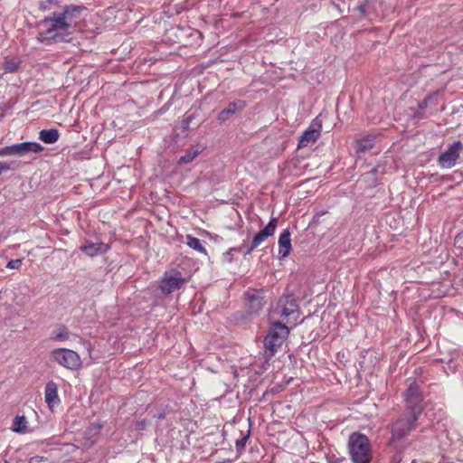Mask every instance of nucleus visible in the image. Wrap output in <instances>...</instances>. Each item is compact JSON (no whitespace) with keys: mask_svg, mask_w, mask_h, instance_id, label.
<instances>
[{"mask_svg":"<svg viewBox=\"0 0 463 463\" xmlns=\"http://www.w3.org/2000/svg\"><path fill=\"white\" fill-rule=\"evenodd\" d=\"M51 356L55 363L71 371L78 370L82 364L80 355L67 348H56L52 351Z\"/></svg>","mask_w":463,"mask_h":463,"instance_id":"39448f33","label":"nucleus"},{"mask_svg":"<svg viewBox=\"0 0 463 463\" xmlns=\"http://www.w3.org/2000/svg\"><path fill=\"white\" fill-rule=\"evenodd\" d=\"M194 118V114H191V115H187L182 121V128L184 129V130H187L189 128V126H190V123L192 122V120Z\"/></svg>","mask_w":463,"mask_h":463,"instance_id":"cd10ccee","label":"nucleus"},{"mask_svg":"<svg viewBox=\"0 0 463 463\" xmlns=\"http://www.w3.org/2000/svg\"><path fill=\"white\" fill-rule=\"evenodd\" d=\"M270 329L264 339L267 356H273L289 335L288 327L280 320H270Z\"/></svg>","mask_w":463,"mask_h":463,"instance_id":"7ed1b4c3","label":"nucleus"},{"mask_svg":"<svg viewBox=\"0 0 463 463\" xmlns=\"http://www.w3.org/2000/svg\"><path fill=\"white\" fill-rule=\"evenodd\" d=\"M444 463H462V461H458V462L446 461Z\"/></svg>","mask_w":463,"mask_h":463,"instance_id":"2f4dec72","label":"nucleus"},{"mask_svg":"<svg viewBox=\"0 0 463 463\" xmlns=\"http://www.w3.org/2000/svg\"><path fill=\"white\" fill-rule=\"evenodd\" d=\"M21 265H22L21 259L11 260L7 262L6 268L12 269H20Z\"/></svg>","mask_w":463,"mask_h":463,"instance_id":"a878e982","label":"nucleus"},{"mask_svg":"<svg viewBox=\"0 0 463 463\" xmlns=\"http://www.w3.org/2000/svg\"><path fill=\"white\" fill-rule=\"evenodd\" d=\"M462 152L463 143L459 140L455 141L439 156L437 162L442 168H452L456 165Z\"/></svg>","mask_w":463,"mask_h":463,"instance_id":"423d86ee","label":"nucleus"},{"mask_svg":"<svg viewBox=\"0 0 463 463\" xmlns=\"http://www.w3.org/2000/svg\"><path fill=\"white\" fill-rule=\"evenodd\" d=\"M26 420L24 416H17L14 418L12 430L15 432H23L26 429Z\"/></svg>","mask_w":463,"mask_h":463,"instance_id":"b1692460","label":"nucleus"},{"mask_svg":"<svg viewBox=\"0 0 463 463\" xmlns=\"http://www.w3.org/2000/svg\"><path fill=\"white\" fill-rule=\"evenodd\" d=\"M80 250L89 257H95L106 253L109 250V246L104 242L88 241L81 245Z\"/></svg>","mask_w":463,"mask_h":463,"instance_id":"ddd939ff","label":"nucleus"},{"mask_svg":"<svg viewBox=\"0 0 463 463\" xmlns=\"http://www.w3.org/2000/svg\"><path fill=\"white\" fill-rule=\"evenodd\" d=\"M24 163L21 161L12 160L8 162H0V171L1 174L7 171H15L19 169Z\"/></svg>","mask_w":463,"mask_h":463,"instance_id":"4be33fe9","label":"nucleus"},{"mask_svg":"<svg viewBox=\"0 0 463 463\" xmlns=\"http://www.w3.org/2000/svg\"><path fill=\"white\" fill-rule=\"evenodd\" d=\"M298 310V306L293 296L281 297L275 307L269 312V320H287Z\"/></svg>","mask_w":463,"mask_h":463,"instance_id":"20e7f679","label":"nucleus"},{"mask_svg":"<svg viewBox=\"0 0 463 463\" xmlns=\"http://www.w3.org/2000/svg\"><path fill=\"white\" fill-rule=\"evenodd\" d=\"M16 156H24L28 153H40L43 150V146L37 142H24L14 144Z\"/></svg>","mask_w":463,"mask_h":463,"instance_id":"2eb2a0df","label":"nucleus"},{"mask_svg":"<svg viewBox=\"0 0 463 463\" xmlns=\"http://www.w3.org/2000/svg\"><path fill=\"white\" fill-rule=\"evenodd\" d=\"M374 146V137L373 136H367L364 138L361 139L357 143V151L358 152H366L373 148Z\"/></svg>","mask_w":463,"mask_h":463,"instance_id":"412c9836","label":"nucleus"},{"mask_svg":"<svg viewBox=\"0 0 463 463\" xmlns=\"http://www.w3.org/2000/svg\"><path fill=\"white\" fill-rule=\"evenodd\" d=\"M153 417H154V418H156V419H158V420H160V419H164V418L165 417V411H159L158 413L154 414V415H153Z\"/></svg>","mask_w":463,"mask_h":463,"instance_id":"7c9ffc66","label":"nucleus"},{"mask_svg":"<svg viewBox=\"0 0 463 463\" xmlns=\"http://www.w3.org/2000/svg\"><path fill=\"white\" fill-rule=\"evenodd\" d=\"M263 293L264 291L262 289L257 290L252 288H250L245 292V298L249 302L250 308L252 312H258L263 307Z\"/></svg>","mask_w":463,"mask_h":463,"instance_id":"f8f14e48","label":"nucleus"},{"mask_svg":"<svg viewBox=\"0 0 463 463\" xmlns=\"http://www.w3.org/2000/svg\"><path fill=\"white\" fill-rule=\"evenodd\" d=\"M245 108V102L239 100L237 102H230L228 106L223 109L218 115L220 121H226L232 115L238 110H242Z\"/></svg>","mask_w":463,"mask_h":463,"instance_id":"f3484780","label":"nucleus"},{"mask_svg":"<svg viewBox=\"0 0 463 463\" xmlns=\"http://www.w3.org/2000/svg\"><path fill=\"white\" fill-rule=\"evenodd\" d=\"M16 156L14 144L0 148V156Z\"/></svg>","mask_w":463,"mask_h":463,"instance_id":"393cba45","label":"nucleus"},{"mask_svg":"<svg viewBox=\"0 0 463 463\" xmlns=\"http://www.w3.org/2000/svg\"><path fill=\"white\" fill-rule=\"evenodd\" d=\"M322 125L318 122L317 118L311 126L303 132L298 141V148L307 146L309 144H314L321 135Z\"/></svg>","mask_w":463,"mask_h":463,"instance_id":"1a4fd4ad","label":"nucleus"},{"mask_svg":"<svg viewBox=\"0 0 463 463\" xmlns=\"http://www.w3.org/2000/svg\"><path fill=\"white\" fill-rule=\"evenodd\" d=\"M60 133L55 128L43 129L39 133V138L45 144H54L58 141Z\"/></svg>","mask_w":463,"mask_h":463,"instance_id":"a211bd4d","label":"nucleus"},{"mask_svg":"<svg viewBox=\"0 0 463 463\" xmlns=\"http://www.w3.org/2000/svg\"><path fill=\"white\" fill-rule=\"evenodd\" d=\"M279 254L281 258L287 257L291 250V239L288 229H285L279 235Z\"/></svg>","mask_w":463,"mask_h":463,"instance_id":"dca6fc26","label":"nucleus"},{"mask_svg":"<svg viewBox=\"0 0 463 463\" xmlns=\"http://www.w3.org/2000/svg\"><path fill=\"white\" fill-rule=\"evenodd\" d=\"M146 425H147V423H146V420H137L136 429L137 430H144L146 428Z\"/></svg>","mask_w":463,"mask_h":463,"instance_id":"c85d7f7f","label":"nucleus"},{"mask_svg":"<svg viewBox=\"0 0 463 463\" xmlns=\"http://www.w3.org/2000/svg\"><path fill=\"white\" fill-rule=\"evenodd\" d=\"M348 451L353 463H370L372 449L369 439L359 432H354L348 439Z\"/></svg>","mask_w":463,"mask_h":463,"instance_id":"f03ea898","label":"nucleus"},{"mask_svg":"<svg viewBox=\"0 0 463 463\" xmlns=\"http://www.w3.org/2000/svg\"><path fill=\"white\" fill-rule=\"evenodd\" d=\"M417 420V413L410 411L408 415H404L398 419L392 425V435L397 439H402L406 436L413 429Z\"/></svg>","mask_w":463,"mask_h":463,"instance_id":"0eeeda50","label":"nucleus"},{"mask_svg":"<svg viewBox=\"0 0 463 463\" xmlns=\"http://www.w3.org/2000/svg\"><path fill=\"white\" fill-rule=\"evenodd\" d=\"M83 7L79 5H66L61 12H54L52 16L44 20L45 30L41 33L42 41L60 43L68 41L73 33L81 18Z\"/></svg>","mask_w":463,"mask_h":463,"instance_id":"f257e3e1","label":"nucleus"},{"mask_svg":"<svg viewBox=\"0 0 463 463\" xmlns=\"http://www.w3.org/2000/svg\"><path fill=\"white\" fill-rule=\"evenodd\" d=\"M248 438L249 436H244L236 440V449L238 451L241 452L244 449Z\"/></svg>","mask_w":463,"mask_h":463,"instance_id":"bb28decb","label":"nucleus"},{"mask_svg":"<svg viewBox=\"0 0 463 463\" xmlns=\"http://www.w3.org/2000/svg\"><path fill=\"white\" fill-rule=\"evenodd\" d=\"M278 223L277 218H271L268 225L261 230L259 233H257L252 241L250 247L246 251V254L251 252L255 248H257L260 243H262L268 237L274 234L276 227Z\"/></svg>","mask_w":463,"mask_h":463,"instance_id":"9d476101","label":"nucleus"},{"mask_svg":"<svg viewBox=\"0 0 463 463\" xmlns=\"http://www.w3.org/2000/svg\"><path fill=\"white\" fill-rule=\"evenodd\" d=\"M404 398L406 402L410 404L411 411L416 413L420 412V403L421 402V395L419 391V387L416 383L412 382L407 388V390L404 392Z\"/></svg>","mask_w":463,"mask_h":463,"instance_id":"9b49d317","label":"nucleus"},{"mask_svg":"<svg viewBox=\"0 0 463 463\" xmlns=\"http://www.w3.org/2000/svg\"><path fill=\"white\" fill-rule=\"evenodd\" d=\"M186 244L193 250H196L199 253L207 255L206 249L203 246L201 241L192 235L188 234L185 237Z\"/></svg>","mask_w":463,"mask_h":463,"instance_id":"6ab92c4d","label":"nucleus"},{"mask_svg":"<svg viewBox=\"0 0 463 463\" xmlns=\"http://www.w3.org/2000/svg\"><path fill=\"white\" fill-rule=\"evenodd\" d=\"M185 279L176 270L165 272L161 279L160 289L164 294H170L179 289L184 284Z\"/></svg>","mask_w":463,"mask_h":463,"instance_id":"6e6552de","label":"nucleus"},{"mask_svg":"<svg viewBox=\"0 0 463 463\" xmlns=\"http://www.w3.org/2000/svg\"><path fill=\"white\" fill-rule=\"evenodd\" d=\"M69 336L70 334L68 329L65 326H61L52 332L51 339L53 341L63 342L68 340Z\"/></svg>","mask_w":463,"mask_h":463,"instance_id":"aec40b11","label":"nucleus"},{"mask_svg":"<svg viewBox=\"0 0 463 463\" xmlns=\"http://www.w3.org/2000/svg\"><path fill=\"white\" fill-rule=\"evenodd\" d=\"M45 402L48 404L50 409H52L55 405L60 403V398L58 395V386L54 382H49L45 385L44 390Z\"/></svg>","mask_w":463,"mask_h":463,"instance_id":"4468645a","label":"nucleus"},{"mask_svg":"<svg viewBox=\"0 0 463 463\" xmlns=\"http://www.w3.org/2000/svg\"><path fill=\"white\" fill-rule=\"evenodd\" d=\"M31 463H41L43 461V458L39 456L33 457L31 458Z\"/></svg>","mask_w":463,"mask_h":463,"instance_id":"c756f323","label":"nucleus"},{"mask_svg":"<svg viewBox=\"0 0 463 463\" xmlns=\"http://www.w3.org/2000/svg\"><path fill=\"white\" fill-rule=\"evenodd\" d=\"M201 151L202 149L199 146L187 149L185 154L181 156L180 162L185 164L192 162L201 153Z\"/></svg>","mask_w":463,"mask_h":463,"instance_id":"5701e85b","label":"nucleus"}]
</instances>
